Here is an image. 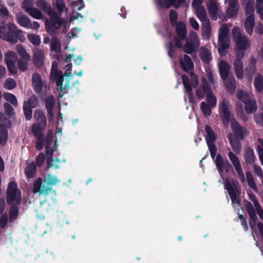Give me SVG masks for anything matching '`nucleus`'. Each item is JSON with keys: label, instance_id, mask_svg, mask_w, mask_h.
Segmentation results:
<instances>
[{"label": "nucleus", "instance_id": "obj_1", "mask_svg": "<svg viewBox=\"0 0 263 263\" xmlns=\"http://www.w3.org/2000/svg\"><path fill=\"white\" fill-rule=\"evenodd\" d=\"M231 105L229 101L223 99L219 104V112L221 121L224 125L227 126L231 122V127L233 135L240 140H243L247 134V129L245 127L241 126L236 120L231 118L233 115L230 110Z\"/></svg>", "mask_w": 263, "mask_h": 263}, {"label": "nucleus", "instance_id": "obj_2", "mask_svg": "<svg viewBox=\"0 0 263 263\" xmlns=\"http://www.w3.org/2000/svg\"><path fill=\"white\" fill-rule=\"evenodd\" d=\"M59 181L57 176L50 174L45 177L44 180L39 177L33 183L32 191L34 193H38L39 195L44 194L45 196L55 193L52 186L55 185Z\"/></svg>", "mask_w": 263, "mask_h": 263}, {"label": "nucleus", "instance_id": "obj_3", "mask_svg": "<svg viewBox=\"0 0 263 263\" xmlns=\"http://www.w3.org/2000/svg\"><path fill=\"white\" fill-rule=\"evenodd\" d=\"M52 63V67L50 76V80L51 82H55L57 85V89L59 91L58 96L59 98H61L67 93L66 89H70L72 90L76 84H79V82L77 81L72 84V86H70L69 82L68 80H66L64 85L63 86L64 76L62 71L58 70L56 68L54 67V63Z\"/></svg>", "mask_w": 263, "mask_h": 263}, {"label": "nucleus", "instance_id": "obj_4", "mask_svg": "<svg viewBox=\"0 0 263 263\" xmlns=\"http://www.w3.org/2000/svg\"><path fill=\"white\" fill-rule=\"evenodd\" d=\"M22 33V31L16 29L15 25L12 24H8V28L0 26V38L12 43H16L17 39L21 40Z\"/></svg>", "mask_w": 263, "mask_h": 263}, {"label": "nucleus", "instance_id": "obj_5", "mask_svg": "<svg viewBox=\"0 0 263 263\" xmlns=\"http://www.w3.org/2000/svg\"><path fill=\"white\" fill-rule=\"evenodd\" d=\"M6 199L8 204H20L22 200L21 192L18 189L16 182L11 181L9 183L6 191Z\"/></svg>", "mask_w": 263, "mask_h": 263}, {"label": "nucleus", "instance_id": "obj_6", "mask_svg": "<svg viewBox=\"0 0 263 263\" xmlns=\"http://www.w3.org/2000/svg\"><path fill=\"white\" fill-rule=\"evenodd\" d=\"M224 188L227 190L232 203L236 204L240 203V200L238 197V195L240 193V189L239 187L238 182L235 180H233L232 182L227 179L224 181Z\"/></svg>", "mask_w": 263, "mask_h": 263}, {"label": "nucleus", "instance_id": "obj_7", "mask_svg": "<svg viewBox=\"0 0 263 263\" xmlns=\"http://www.w3.org/2000/svg\"><path fill=\"white\" fill-rule=\"evenodd\" d=\"M62 24L63 21L61 17L57 14H54L51 17L50 22L45 23L46 30L51 36H54Z\"/></svg>", "mask_w": 263, "mask_h": 263}, {"label": "nucleus", "instance_id": "obj_8", "mask_svg": "<svg viewBox=\"0 0 263 263\" xmlns=\"http://www.w3.org/2000/svg\"><path fill=\"white\" fill-rule=\"evenodd\" d=\"M33 118L36 122L32 125L31 130L37 129L36 131H43L47 125L44 112L41 110L37 109L34 112Z\"/></svg>", "mask_w": 263, "mask_h": 263}, {"label": "nucleus", "instance_id": "obj_9", "mask_svg": "<svg viewBox=\"0 0 263 263\" xmlns=\"http://www.w3.org/2000/svg\"><path fill=\"white\" fill-rule=\"evenodd\" d=\"M228 156L235 168L239 179L241 182H245V177L239 158L232 152L229 153Z\"/></svg>", "mask_w": 263, "mask_h": 263}, {"label": "nucleus", "instance_id": "obj_10", "mask_svg": "<svg viewBox=\"0 0 263 263\" xmlns=\"http://www.w3.org/2000/svg\"><path fill=\"white\" fill-rule=\"evenodd\" d=\"M16 58V54L13 51H9L5 55V62L8 70L11 74H15L17 71V68L14 62Z\"/></svg>", "mask_w": 263, "mask_h": 263}, {"label": "nucleus", "instance_id": "obj_11", "mask_svg": "<svg viewBox=\"0 0 263 263\" xmlns=\"http://www.w3.org/2000/svg\"><path fill=\"white\" fill-rule=\"evenodd\" d=\"M228 139L233 151L236 154H239L240 153L241 149V144L240 142V140H241L240 139L238 138L231 133L228 134Z\"/></svg>", "mask_w": 263, "mask_h": 263}, {"label": "nucleus", "instance_id": "obj_12", "mask_svg": "<svg viewBox=\"0 0 263 263\" xmlns=\"http://www.w3.org/2000/svg\"><path fill=\"white\" fill-rule=\"evenodd\" d=\"M181 78L183 84L185 88V92L188 96L189 101L190 103H193L194 102V95L192 87L190 82V80L188 77L185 74H182L181 76Z\"/></svg>", "mask_w": 263, "mask_h": 263}, {"label": "nucleus", "instance_id": "obj_13", "mask_svg": "<svg viewBox=\"0 0 263 263\" xmlns=\"http://www.w3.org/2000/svg\"><path fill=\"white\" fill-rule=\"evenodd\" d=\"M179 62L180 66L184 71L189 72V71L193 70L194 64L191 58L189 55L184 54L183 59H181Z\"/></svg>", "mask_w": 263, "mask_h": 263}, {"label": "nucleus", "instance_id": "obj_14", "mask_svg": "<svg viewBox=\"0 0 263 263\" xmlns=\"http://www.w3.org/2000/svg\"><path fill=\"white\" fill-rule=\"evenodd\" d=\"M246 208L250 217L249 224L251 228H253L256 225L257 220L255 210L252 203L250 202L247 204Z\"/></svg>", "mask_w": 263, "mask_h": 263}, {"label": "nucleus", "instance_id": "obj_15", "mask_svg": "<svg viewBox=\"0 0 263 263\" xmlns=\"http://www.w3.org/2000/svg\"><path fill=\"white\" fill-rule=\"evenodd\" d=\"M32 85L35 92H40L43 89V82L41 76L35 72L32 76Z\"/></svg>", "mask_w": 263, "mask_h": 263}, {"label": "nucleus", "instance_id": "obj_16", "mask_svg": "<svg viewBox=\"0 0 263 263\" xmlns=\"http://www.w3.org/2000/svg\"><path fill=\"white\" fill-rule=\"evenodd\" d=\"M238 11V6L236 0H229V7L226 13L229 18L234 17L237 16Z\"/></svg>", "mask_w": 263, "mask_h": 263}, {"label": "nucleus", "instance_id": "obj_17", "mask_svg": "<svg viewBox=\"0 0 263 263\" xmlns=\"http://www.w3.org/2000/svg\"><path fill=\"white\" fill-rule=\"evenodd\" d=\"M36 130L34 129V130H31V132L33 136L36 139L35 148L39 151H41L45 144V140L43 138V131H36Z\"/></svg>", "mask_w": 263, "mask_h": 263}, {"label": "nucleus", "instance_id": "obj_18", "mask_svg": "<svg viewBox=\"0 0 263 263\" xmlns=\"http://www.w3.org/2000/svg\"><path fill=\"white\" fill-rule=\"evenodd\" d=\"M219 69L221 79L226 80L229 77L230 72L229 64L224 61H221L219 64Z\"/></svg>", "mask_w": 263, "mask_h": 263}, {"label": "nucleus", "instance_id": "obj_19", "mask_svg": "<svg viewBox=\"0 0 263 263\" xmlns=\"http://www.w3.org/2000/svg\"><path fill=\"white\" fill-rule=\"evenodd\" d=\"M204 129L206 134L205 138L207 145L215 144L214 142L216 139V136L212 128L209 125H206Z\"/></svg>", "mask_w": 263, "mask_h": 263}, {"label": "nucleus", "instance_id": "obj_20", "mask_svg": "<svg viewBox=\"0 0 263 263\" xmlns=\"http://www.w3.org/2000/svg\"><path fill=\"white\" fill-rule=\"evenodd\" d=\"M176 32L181 40H185L186 37V29L183 22H179L176 24Z\"/></svg>", "mask_w": 263, "mask_h": 263}, {"label": "nucleus", "instance_id": "obj_21", "mask_svg": "<svg viewBox=\"0 0 263 263\" xmlns=\"http://www.w3.org/2000/svg\"><path fill=\"white\" fill-rule=\"evenodd\" d=\"M254 15H249L245 21V28L247 33L251 35L254 27Z\"/></svg>", "mask_w": 263, "mask_h": 263}, {"label": "nucleus", "instance_id": "obj_22", "mask_svg": "<svg viewBox=\"0 0 263 263\" xmlns=\"http://www.w3.org/2000/svg\"><path fill=\"white\" fill-rule=\"evenodd\" d=\"M236 45V48L238 50H246L248 47L250 46L249 41L246 36H243V37L237 39L234 41Z\"/></svg>", "mask_w": 263, "mask_h": 263}, {"label": "nucleus", "instance_id": "obj_23", "mask_svg": "<svg viewBox=\"0 0 263 263\" xmlns=\"http://www.w3.org/2000/svg\"><path fill=\"white\" fill-rule=\"evenodd\" d=\"M211 90L210 86L208 83H205L202 87H199L195 91L196 96L200 98L203 99L205 97V95H207Z\"/></svg>", "mask_w": 263, "mask_h": 263}, {"label": "nucleus", "instance_id": "obj_24", "mask_svg": "<svg viewBox=\"0 0 263 263\" xmlns=\"http://www.w3.org/2000/svg\"><path fill=\"white\" fill-rule=\"evenodd\" d=\"M241 3L247 14L254 15V0H242Z\"/></svg>", "mask_w": 263, "mask_h": 263}, {"label": "nucleus", "instance_id": "obj_25", "mask_svg": "<svg viewBox=\"0 0 263 263\" xmlns=\"http://www.w3.org/2000/svg\"><path fill=\"white\" fill-rule=\"evenodd\" d=\"M16 18L17 23L20 26L27 28L30 27V20L26 15L22 13L17 14Z\"/></svg>", "mask_w": 263, "mask_h": 263}, {"label": "nucleus", "instance_id": "obj_26", "mask_svg": "<svg viewBox=\"0 0 263 263\" xmlns=\"http://www.w3.org/2000/svg\"><path fill=\"white\" fill-rule=\"evenodd\" d=\"M43 59L44 53L42 50L37 49L34 51L33 56V61L35 66L40 67L43 64Z\"/></svg>", "mask_w": 263, "mask_h": 263}, {"label": "nucleus", "instance_id": "obj_27", "mask_svg": "<svg viewBox=\"0 0 263 263\" xmlns=\"http://www.w3.org/2000/svg\"><path fill=\"white\" fill-rule=\"evenodd\" d=\"M245 109L248 114H252L257 109L256 101L252 100L250 97L245 102Z\"/></svg>", "mask_w": 263, "mask_h": 263}, {"label": "nucleus", "instance_id": "obj_28", "mask_svg": "<svg viewBox=\"0 0 263 263\" xmlns=\"http://www.w3.org/2000/svg\"><path fill=\"white\" fill-rule=\"evenodd\" d=\"M200 58L203 62L209 64L211 60V53L210 50L205 47H202L200 52Z\"/></svg>", "mask_w": 263, "mask_h": 263}, {"label": "nucleus", "instance_id": "obj_29", "mask_svg": "<svg viewBox=\"0 0 263 263\" xmlns=\"http://www.w3.org/2000/svg\"><path fill=\"white\" fill-rule=\"evenodd\" d=\"M244 158L247 163L252 164L255 162V156L253 149L247 147L245 150Z\"/></svg>", "mask_w": 263, "mask_h": 263}, {"label": "nucleus", "instance_id": "obj_30", "mask_svg": "<svg viewBox=\"0 0 263 263\" xmlns=\"http://www.w3.org/2000/svg\"><path fill=\"white\" fill-rule=\"evenodd\" d=\"M36 172V166L35 163L32 162L26 166L25 169V173L28 179L33 178Z\"/></svg>", "mask_w": 263, "mask_h": 263}, {"label": "nucleus", "instance_id": "obj_31", "mask_svg": "<svg viewBox=\"0 0 263 263\" xmlns=\"http://www.w3.org/2000/svg\"><path fill=\"white\" fill-rule=\"evenodd\" d=\"M156 4L159 8L168 9L172 6L175 8L176 0H156Z\"/></svg>", "mask_w": 263, "mask_h": 263}, {"label": "nucleus", "instance_id": "obj_32", "mask_svg": "<svg viewBox=\"0 0 263 263\" xmlns=\"http://www.w3.org/2000/svg\"><path fill=\"white\" fill-rule=\"evenodd\" d=\"M199 44L196 45L193 41H187L183 48L184 52L187 54H192L196 51Z\"/></svg>", "mask_w": 263, "mask_h": 263}, {"label": "nucleus", "instance_id": "obj_33", "mask_svg": "<svg viewBox=\"0 0 263 263\" xmlns=\"http://www.w3.org/2000/svg\"><path fill=\"white\" fill-rule=\"evenodd\" d=\"M234 71L238 79H242L243 76L242 62H234Z\"/></svg>", "mask_w": 263, "mask_h": 263}, {"label": "nucleus", "instance_id": "obj_34", "mask_svg": "<svg viewBox=\"0 0 263 263\" xmlns=\"http://www.w3.org/2000/svg\"><path fill=\"white\" fill-rule=\"evenodd\" d=\"M254 85L257 92H260L263 90V77L260 74L256 76Z\"/></svg>", "mask_w": 263, "mask_h": 263}, {"label": "nucleus", "instance_id": "obj_35", "mask_svg": "<svg viewBox=\"0 0 263 263\" xmlns=\"http://www.w3.org/2000/svg\"><path fill=\"white\" fill-rule=\"evenodd\" d=\"M202 33L203 35L209 38L211 34V24L209 20L201 22Z\"/></svg>", "mask_w": 263, "mask_h": 263}, {"label": "nucleus", "instance_id": "obj_36", "mask_svg": "<svg viewBox=\"0 0 263 263\" xmlns=\"http://www.w3.org/2000/svg\"><path fill=\"white\" fill-rule=\"evenodd\" d=\"M196 12L197 16L201 22L209 20L206 16V11L203 6L196 7Z\"/></svg>", "mask_w": 263, "mask_h": 263}, {"label": "nucleus", "instance_id": "obj_37", "mask_svg": "<svg viewBox=\"0 0 263 263\" xmlns=\"http://www.w3.org/2000/svg\"><path fill=\"white\" fill-rule=\"evenodd\" d=\"M218 45L219 53L223 52L229 47V44L227 40V38H218Z\"/></svg>", "mask_w": 263, "mask_h": 263}, {"label": "nucleus", "instance_id": "obj_38", "mask_svg": "<svg viewBox=\"0 0 263 263\" xmlns=\"http://www.w3.org/2000/svg\"><path fill=\"white\" fill-rule=\"evenodd\" d=\"M61 44L60 40L57 36H53L50 43L51 50L58 52L60 50Z\"/></svg>", "mask_w": 263, "mask_h": 263}, {"label": "nucleus", "instance_id": "obj_39", "mask_svg": "<svg viewBox=\"0 0 263 263\" xmlns=\"http://www.w3.org/2000/svg\"><path fill=\"white\" fill-rule=\"evenodd\" d=\"M207 9L210 14L215 16L217 14L218 8L216 3L212 0H210L207 4Z\"/></svg>", "mask_w": 263, "mask_h": 263}, {"label": "nucleus", "instance_id": "obj_40", "mask_svg": "<svg viewBox=\"0 0 263 263\" xmlns=\"http://www.w3.org/2000/svg\"><path fill=\"white\" fill-rule=\"evenodd\" d=\"M256 61L254 59H252L248 65L246 67L245 71L248 76H252L255 72Z\"/></svg>", "mask_w": 263, "mask_h": 263}, {"label": "nucleus", "instance_id": "obj_41", "mask_svg": "<svg viewBox=\"0 0 263 263\" xmlns=\"http://www.w3.org/2000/svg\"><path fill=\"white\" fill-rule=\"evenodd\" d=\"M247 181L248 184V185L253 190L256 191L257 189V187L256 184L254 180V177L253 175L251 172L248 171L246 173Z\"/></svg>", "mask_w": 263, "mask_h": 263}, {"label": "nucleus", "instance_id": "obj_42", "mask_svg": "<svg viewBox=\"0 0 263 263\" xmlns=\"http://www.w3.org/2000/svg\"><path fill=\"white\" fill-rule=\"evenodd\" d=\"M27 39L34 46H39L41 43V38L39 35L29 33L27 35Z\"/></svg>", "mask_w": 263, "mask_h": 263}, {"label": "nucleus", "instance_id": "obj_43", "mask_svg": "<svg viewBox=\"0 0 263 263\" xmlns=\"http://www.w3.org/2000/svg\"><path fill=\"white\" fill-rule=\"evenodd\" d=\"M19 204H12L9 211V218L11 221L15 220L17 218L18 215V207Z\"/></svg>", "mask_w": 263, "mask_h": 263}, {"label": "nucleus", "instance_id": "obj_44", "mask_svg": "<svg viewBox=\"0 0 263 263\" xmlns=\"http://www.w3.org/2000/svg\"><path fill=\"white\" fill-rule=\"evenodd\" d=\"M227 90L230 93H233L236 89V81L234 78H229L226 84Z\"/></svg>", "mask_w": 263, "mask_h": 263}, {"label": "nucleus", "instance_id": "obj_45", "mask_svg": "<svg viewBox=\"0 0 263 263\" xmlns=\"http://www.w3.org/2000/svg\"><path fill=\"white\" fill-rule=\"evenodd\" d=\"M4 98L8 102H10L14 107H16L17 105V101L16 97L13 95L9 92L4 93Z\"/></svg>", "mask_w": 263, "mask_h": 263}, {"label": "nucleus", "instance_id": "obj_46", "mask_svg": "<svg viewBox=\"0 0 263 263\" xmlns=\"http://www.w3.org/2000/svg\"><path fill=\"white\" fill-rule=\"evenodd\" d=\"M37 104L38 100L34 95L31 96L28 100L25 101L23 104V105H26L28 107H30L32 109L36 107Z\"/></svg>", "mask_w": 263, "mask_h": 263}, {"label": "nucleus", "instance_id": "obj_47", "mask_svg": "<svg viewBox=\"0 0 263 263\" xmlns=\"http://www.w3.org/2000/svg\"><path fill=\"white\" fill-rule=\"evenodd\" d=\"M206 101L208 103L207 104L211 106L212 108L214 107L216 105L217 99L214 96L212 90H211L206 95Z\"/></svg>", "mask_w": 263, "mask_h": 263}, {"label": "nucleus", "instance_id": "obj_48", "mask_svg": "<svg viewBox=\"0 0 263 263\" xmlns=\"http://www.w3.org/2000/svg\"><path fill=\"white\" fill-rule=\"evenodd\" d=\"M211 106L204 102H202L200 104V109L205 116H209L211 115Z\"/></svg>", "mask_w": 263, "mask_h": 263}, {"label": "nucleus", "instance_id": "obj_49", "mask_svg": "<svg viewBox=\"0 0 263 263\" xmlns=\"http://www.w3.org/2000/svg\"><path fill=\"white\" fill-rule=\"evenodd\" d=\"M229 29L226 24H223L219 28L218 38H227Z\"/></svg>", "mask_w": 263, "mask_h": 263}, {"label": "nucleus", "instance_id": "obj_50", "mask_svg": "<svg viewBox=\"0 0 263 263\" xmlns=\"http://www.w3.org/2000/svg\"><path fill=\"white\" fill-rule=\"evenodd\" d=\"M17 52L19 56L21 58L20 59L26 60L27 61L31 60V57L27 52L26 49L22 46L17 48Z\"/></svg>", "mask_w": 263, "mask_h": 263}, {"label": "nucleus", "instance_id": "obj_51", "mask_svg": "<svg viewBox=\"0 0 263 263\" xmlns=\"http://www.w3.org/2000/svg\"><path fill=\"white\" fill-rule=\"evenodd\" d=\"M36 6L41 10L47 11L50 9V6L44 0H37L35 3Z\"/></svg>", "mask_w": 263, "mask_h": 263}, {"label": "nucleus", "instance_id": "obj_52", "mask_svg": "<svg viewBox=\"0 0 263 263\" xmlns=\"http://www.w3.org/2000/svg\"><path fill=\"white\" fill-rule=\"evenodd\" d=\"M215 164L219 172H222L224 162L223 161L222 157L220 155H217Z\"/></svg>", "mask_w": 263, "mask_h": 263}, {"label": "nucleus", "instance_id": "obj_53", "mask_svg": "<svg viewBox=\"0 0 263 263\" xmlns=\"http://www.w3.org/2000/svg\"><path fill=\"white\" fill-rule=\"evenodd\" d=\"M29 61L24 59H18L17 60V66L20 71L24 72L27 70Z\"/></svg>", "mask_w": 263, "mask_h": 263}, {"label": "nucleus", "instance_id": "obj_54", "mask_svg": "<svg viewBox=\"0 0 263 263\" xmlns=\"http://www.w3.org/2000/svg\"><path fill=\"white\" fill-rule=\"evenodd\" d=\"M46 153L47 155V161L48 164V166L49 167H53L54 166V164L52 163L51 162L54 161L53 157H52V154H53V150H52V148L50 146V148L46 149Z\"/></svg>", "mask_w": 263, "mask_h": 263}, {"label": "nucleus", "instance_id": "obj_55", "mask_svg": "<svg viewBox=\"0 0 263 263\" xmlns=\"http://www.w3.org/2000/svg\"><path fill=\"white\" fill-rule=\"evenodd\" d=\"M16 83L15 81L12 78H8L6 80L5 84L4 87L8 90H11L15 88Z\"/></svg>", "mask_w": 263, "mask_h": 263}, {"label": "nucleus", "instance_id": "obj_56", "mask_svg": "<svg viewBox=\"0 0 263 263\" xmlns=\"http://www.w3.org/2000/svg\"><path fill=\"white\" fill-rule=\"evenodd\" d=\"M236 96L238 99L242 102H245L250 97L248 93H245L243 90L240 89H238L237 91Z\"/></svg>", "mask_w": 263, "mask_h": 263}, {"label": "nucleus", "instance_id": "obj_57", "mask_svg": "<svg viewBox=\"0 0 263 263\" xmlns=\"http://www.w3.org/2000/svg\"><path fill=\"white\" fill-rule=\"evenodd\" d=\"M23 112L26 119L29 121L32 117V108L28 107L26 105H23Z\"/></svg>", "mask_w": 263, "mask_h": 263}, {"label": "nucleus", "instance_id": "obj_58", "mask_svg": "<svg viewBox=\"0 0 263 263\" xmlns=\"http://www.w3.org/2000/svg\"><path fill=\"white\" fill-rule=\"evenodd\" d=\"M27 13L35 19H41L43 16L42 13L39 10L33 7Z\"/></svg>", "mask_w": 263, "mask_h": 263}, {"label": "nucleus", "instance_id": "obj_59", "mask_svg": "<svg viewBox=\"0 0 263 263\" xmlns=\"http://www.w3.org/2000/svg\"><path fill=\"white\" fill-rule=\"evenodd\" d=\"M33 0H24L22 4V8L27 12L33 8Z\"/></svg>", "mask_w": 263, "mask_h": 263}, {"label": "nucleus", "instance_id": "obj_60", "mask_svg": "<svg viewBox=\"0 0 263 263\" xmlns=\"http://www.w3.org/2000/svg\"><path fill=\"white\" fill-rule=\"evenodd\" d=\"M232 35L234 42L237 40V39L238 40L243 36L241 34L240 29L237 27H235L232 29Z\"/></svg>", "mask_w": 263, "mask_h": 263}, {"label": "nucleus", "instance_id": "obj_61", "mask_svg": "<svg viewBox=\"0 0 263 263\" xmlns=\"http://www.w3.org/2000/svg\"><path fill=\"white\" fill-rule=\"evenodd\" d=\"M5 114L9 117H11L14 114V110L13 107L9 103H5L4 104Z\"/></svg>", "mask_w": 263, "mask_h": 263}, {"label": "nucleus", "instance_id": "obj_62", "mask_svg": "<svg viewBox=\"0 0 263 263\" xmlns=\"http://www.w3.org/2000/svg\"><path fill=\"white\" fill-rule=\"evenodd\" d=\"M170 22L172 25L176 23V21L178 18V13L176 10L172 9L170 11L169 13Z\"/></svg>", "mask_w": 263, "mask_h": 263}, {"label": "nucleus", "instance_id": "obj_63", "mask_svg": "<svg viewBox=\"0 0 263 263\" xmlns=\"http://www.w3.org/2000/svg\"><path fill=\"white\" fill-rule=\"evenodd\" d=\"M45 107L46 109L53 108L54 104V99L52 96L47 97L45 100Z\"/></svg>", "mask_w": 263, "mask_h": 263}, {"label": "nucleus", "instance_id": "obj_64", "mask_svg": "<svg viewBox=\"0 0 263 263\" xmlns=\"http://www.w3.org/2000/svg\"><path fill=\"white\" fill-rule=\"evenodd\" d=\"M246 50H238L236 49L235 51L236 59L234 61L242 62V59L245 56Z\"/></svg>", "mask_w": 263, "mask_h": 263}]
</instances>
